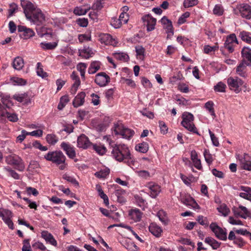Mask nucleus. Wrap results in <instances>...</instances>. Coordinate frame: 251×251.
I'll return each instance as SVG.
<instances>
[{
    "label": "nucleus",
    "mask_w": 251,
    "mask_h": 251,
    "mask_svg": "<svg viewBox=\"0 0 251 251\" xmlns=\"http://www.w3.org/2000/svg\"><path fill=\"white\" fill-rule=\"evenodd\" d=\"M109 76L104 72H101L96 75L95 82L100 86H105L109 81Z\"/></svg>",
    "instance_id": "nucleus-11"
},
{
    "label": "nucleus",
    "mask_w": 251,
    "mask_h": 251,
    "mask_svg": "<svg viewBox=\"0 0 251 251\" xmlns=\"http://www.w3.org/2000/svg\"><path fill=\"white\" fill-rule=\"evenodd\" d=\"M12 216V213L9 210L0 208V217L2 218V220L11 218Z\"/></svg>",
    "instance_id": "nucleus-36"
},
{
    "label": "nucleus",
    "mask_w": 251,
    "mask_h": 251,
    "mask_svg": "<svg viewBox=\"0 0 251 251\" xmlns=\"http://www.w3.org/2000/svg\"><path fill=\"white\" fill-rule=\"evenodd\" d=\"M91 9V6L88 4H85L83 5L75 7L73 13L77 16H81L85 15Z\"/></svg>",
    "instance_id": "nucleus-18"
},
{
    "label": "nucleus",
    "mask_w": 251,
    "mask_h": 251,
    "mask_svg": "<svg viewBox=\"0 0 251 251\" xmlns=\"http://www.w3.org/2000/svg\"><path fill=\"white\" fill-rule=\"evenodd\" d=\"M96 188L99 192V196L104 201V203L106 205H108L109 204V200L107 196L102 191V189L101 188V187L99 185H96Z\"/></svg>",
    "instance_id": "nucleus-35"
},
{
    "label": "nucleus",
    "mask_w": 251,
    "mask_h": 251,
    "mask_svg": "<svg viewBox=\"0 0 251 251\" xmlns=\"http://www.w3.org/2000/svg\"><path fill=\"white\" fill-rule=\"evenodd\" d=\"M29 241L30 240L29 239H25L23 241V246L22 247V251H32Z\"/></svg>",
    "instance_id": "nucleus-55"
},
{
    "label": "nucleus",
    "mask_w": 251,
    "mask_h": 251,
    "mask_svg": "<svg viewBox=\"0 0 251 251\" xmlns=\"http://www.w3.org/2000/svg\"><path fill=\"white\" fill-rule=\"evenodd\" d=\"M41 48L44 50H53L57 46L56 42L46 43L42 42L40 44Z\"/></svg>",
    "instance_id": "nucleus-37"
},
{
    "label": "nucleus",
    "mask_w": 251,
    "mask_h": 251,
    "mask_svg": "<svg viewBox=\"0 0 251 251\" xmlns=\"http://www.w3.org/2000/svg\"><path fill=\"white\" fill-rule=\"evenodd\" d=\"M161 22L164 25V28L166 30L167 33H171L173 35L174 34V28L172 22L166 16H164L161 19Z\"/></svg>",
    "instance_id": "nucleus-21"
},
{
    "label": "nucleus",
    "mask_w": 251,
    "mask_h": 251,
    "mask_svg": "<svg viewBox=\"0 0 251 251\" xmlns=\"http://www.w3.org/2000/svg\"><path fill=\"white\" fill-rule=\"evenodd\" d=\"M41 237L44 239L46 242L54 246H57V241L54 239L52 235L48 231L44 230L41 232Z\"/></svg>",
    "instance_id": "nucleus-22"
},
{
    "label": "nucleus",
    "mask_w": 251,
    "mask_h": 251,
    "mask_svg": "<svg viewBox=\"0 0 251 251\" xmlns=\"http://www.w3.org/2000/svg\"><path fill=\"white\" fill-rule=\"evenodd\" d=\"M210 228L214 233L216 237L221 240H226L227 239V233L226 229H223L220 227L216 223H212Z\"/></svg>",
    "instance_id": "nucleus-8"
},
{
    "label": "nucleus",
    "mask_w": 251,
    "mask_h": 251,
    "mask_svg": "<svg viewBox=\"0 0 251 251\" xmlns=\"http://www.w3.org/2000/svg\"><path fill=\"white\" fill-rule=\"evenodd\" d=\"M117 210V208L114 205H111V219L115 221L119 222L120 221L121 213L122 212L121 211H120V212L116 211Z\"/></svg>",
    "instance_id": "nucleus-27"
},
{
    "label": "nucleus",
    "mask_w": 251,
    "mask_h": 251,
    "mask_svg": "<svg viewBox=\"0 0 251 251\" xmlns=\"http://www.w3.org/2000/svg\"><path fill=\"white\" fill-rule=\"evenodd\" d=\"M115 58L124 61H127L129 59L128 55L124 52L122 53H115L113 54Z\"/></svg>",
    "instance_id": "nucleus-45"
},
{
    "label": "nucleus",
    "mask_w": 251,
    "mask_h": 251,
    "mask_svg": "<svg viewBox=\"0 0 251 251\" xmlns=\"http://www.w3.org/2000/svg\"><path fill=\"white\" fill-rule=\"evenodd\" d=\"M103 0H97L91 6V9L94 10H100L103 7V3L102 1Z\"/></svg>",
    "instance_id": "nucleus-46"
},
{
    "label": "nucleus",
    "mask_w": 251,
    "mask_h": 251,
    "mask_svg": "<svg viewBox=\"0 0 251 251\" xmlns=\"http://www.w3.org/2000/svg\"><path fill=\"white\" fill-rule=\"evenodd\" d=\"M235 232L243 235H245L251 240V233L246 229H240L235 230Z\"/></svg>",
    "instance_id": "nucleus-64"
},
{
    "label": "nucleus",
    "mask_w": 251,
    "mask_h": 251,
    "mask_svg": "<svg viewBox=\"0 0 251 251\" xmlns=\"http://www.w3.org/2000/svg\"><path fill=\"white\" fill-rule=\"evenodd\" d=\"M93 54L92 49L89 47H84L83 49L80 51V55L85 59L89 58Z\"/></svg>",
    "instance_id": "nucleus-33"
},
{
    "label": "nucleus",
    "mask_w": 251,
    "mask_h": 251,
    "mask_svg": "<svg viewBox=\"0 0 251 251\" xmlns=\"http://www.w3.org/2000/svg\"><path fill=\"white\" fill-rule=\"evenodd\" d=\"M5 169L7 172L9 173V175L11 177L16 179H19L20 178L19 174L16 173L14 170H12L9 168H5Z\"/></svg>",
    "instance_id": "nucleus-62"
},
{
    "label": "nucleus",
    "mask_w": 251,
    "mask_h": 251,
    "mask_svg": "<svg viewBox=\"0 0 251 251\" xmlns=\"http://www.w3.org/2000/svg\"><path fill=\"white\" fill-rule=\"evenodd\" d=\"M3 117H6L12 122H16L18 120L17 115L15 113H10L8 111H0V121H2Z\"/></svg>",
    "instance_id": "nucleus-17"
},
{
    "label": "nucleus",
    "mask_w": 251,
    "mask_h": 251,
    "mask_svg": "<svg viewBox=\"0 0 251 251\" xmlns=\"http://www.w3.org/2000/svg\"><path fill=\"white\" fill-rule=\"evenodd\" d=\"M34 35V32L33 30L30 28H27L25 30L24 32L22 33L21 36H23V37L25 39H27L30 38V37L33 36Z\"/></svg>",
    "instance_id": "nucleus-49"
},
{
    "label": "nucleus",
    "mask_w": 251,
    "mask_h": 251,
    "mask_svg": "<svg viewBox=\"0 0 251 251\" xmlns=\"http://www.w3.org/2000/svg\"><path fill=\"white\" fill-rule=\"evenodd\" d=\"M111 146L113 148L111 152L113 158L119 162H124L129 165L132 157L128 148L125 144H115Z\"/></svg>",
    "instance_id": "nucleus-1"
},
{
    "label": "nucleus",
    "mask_w": 251,
    "mask_h": 251,
    "mask_svg": "<svg viewBox=\"0 0 251 251\" xmlns=\"http://www.w3.org/2000/svg\"><path fill=\"white\" fill-rule=\"evenodd\" d=\"M204 242L211 246L213 249H217L221 245V243L218 242L217 240L211 237H206Z\"/></svg>",
    "instance_id": "nucleus-29"
},
{
    "label": "nucleus",
    "mask_w": 251,
    "mask_h": 251,
    "mask_svg": "<svg viewBox=\"0 0 251 251\" xmlns=\"http://www.w3.org/2000/svg\"><path fill=\"white\" fill-rule=\"evenodd\" d=\"M250 63L247 62L245 59H243L241 62L236 68V73L240 76L243 77H246L247 74L245 71L247 66H249Z\"/></svg>",
    "instance_id": "nucleus-15"
},
{
    "label": "nucleus",
    "mask_w": 251,
    "mask_h": 251,
    "mask_svg": "<svg viewBox=\"0 0 251 251\" xmlns=\"http://www.w3.org/2000/svg\"><path fill=\"white\" fill-rule=\"evenodd\" d=\"M7 164L14 165L15 168L21 172L24 171L25 165L22 159L16 154H12L7 156L6 158Z\"/></svg>",
    "instance_id": "nucleus-5"
},
{
    "label": "nucleus",
    "mask_w": 251,
    "mask_h": 251,
    "mask_svg": "<svg viewBox=\"0 0 251 251\" xmlns=\"http://www.w3.org/2000/svg\"><path fill=\"white\" fill-rule=\"evenodd\" d=\"M240 162L241 168L244 170L251 171V161L245 159V157H241L239 159Z\"/></svg>",
    "instance_id": "nucleus-34"
},
{
    "label": "nucleus",
    "mask_w": 251,
    "mask_h": 251,
    "mask_svg": "<svg viewBox=\"0 0 251 251\" xmlns=\"http://www.w3.org/2000/svg\"><path fill=\"white\" fill-rule=\"evenodd\" d=\"M41 65V63L38 62L37 63V74L38 76H40L43 78L45 77L48 76L47 73L44 72L42 68H40V66Z\"/></svg>",
    "instance_id": "nucleus-54"
},
{
    "label": "nucleus",
    "mask_w": 251,
    "mask_h": 251,
    "mask_svg": "<svg viewBox=\"0 0 251 251\" xmlns=\"http://www.w3.org/2000/svg\"><path fill=\"white\" fill-rule=\"evenodd\" d=\"M242 56L250 62V65L251 66V49L248 47H244L241 51Z\"/></svg>",
    "instance_id": "nucleus-28"
},
{
    "label": "nucleus",
    "mask_w": 251,
    "mask_h": 251,
    "mask_svg": "<svg viewBox=\"0 0 251 251\" xmlns=\"http://www.w3.org/2000/svg\"><path fill=\"white\" fill-rule=\"evenodd\" d=\"M234 13L240 15L247 20L251 19V7L248 4H241L238 5L236 9H234Z\"/></svg>",
    "instance_id": "nucleus-7"
},
{
    "label": "nucleus",
    "mask_w": 251,
    "mask_h": 251,
    "mask_svg": "<svg viewBox=\"0 0 251 251\" xmlns=\"http://www.w3.org/2000/svg\"><path fill=\"white\" fill-rule=\"evenodd\" d=\"M118 20L121 21L122 24L123 23L126 24L129 20L128 15L126 13L123 12L120 14Z\"/></svg>",
    "instance_id": "nucleus-59"
},
{
    "label": "nucleus",
    "mask_w": 251,
    "mask_h": 251,
    "mask_svg": "<svg viewBox=\"0 0 251 251\" xmlns=\"http://www.w3.org/2000/svg\"><path fill=\"white\" fill-rule=\"evenodd\" d=\"M27 19L38 26L44 25L46 22V16L39 8L33 12L30 18H28Z\"/></svg>",
    "instance_id": "nucleus-6"
},
{
    "label": "nucleus",
    "mask_w": 251,
    "mask_h": 251,
    "mask_svg": "<svg viewBox=\"0 0 251 251\" xmlns=\"http://www.w3.org/2000/svg\"><path fill=\"white\" fill-rule=\"evenodd\" d=\"M14 100L20 102H23L25 105H28L31 103V100L26 93L16 94L12 97Z\"/></svg>",
    "instance_id": "nucleus-16"
},
{
    "label": "nucleus",
    "mask_w": 251,
    "mask_h": 251,
    "mask_svg": "<svg viewBox=\"0 0 251 251\" xmlns=\"http://www.w3.org/2000/svg\"><path fill=\"white\" fill-rule=\"evenodd\" d=\"M146 187L150 189V193H151V196L152 198H156L160 192V186L153 182L148 183L147 184Z\"/></svg>",
    "instance_id": "nucleus-19"
},
{
    "label": "nucleus",
    "mask_w": 251,
    "mask_h": 251,
    "mask_svg": "<svg viewBox=\"0 0 251 251\" xmlns=\"http://www.w3.org/2000/svg\"><path fill=\"white\" fill-rule=\"evenodd\" d=\"M226 85L222 82H219L214 86V89L216 91L223 92L225 91Z\"/></svg>",
    "instance_id": "nucleus-60"
},
{
    "label": "nucleus",
    "mask_w": 251,
    "mask_h": 251,
    "mask_svg": "<svg viewBox=\"0 0 251 251\" xmlns=\"http://www.w3.org/2000/svg\"><path fill=\"white\" fill-rule=\"evenodd\" d=\"M12 66L16 70H21L24 66V59L20 56L15 57L13 61Z\"/></svg>",
    "instance_id": "nucleus-24"
},
{
    "label": "nucleus",
    "mask_w": 251,
    "mask_h": 251,
    "mask_svg": "<svg viewBox=\"0 0 251 251\" xmlns=\"http://www.w3.org/2000/svg\"><path fill=\"white\" fill-rule=\"evenodd\" d=\"M129 217L135 222L139 221L142 216V214L139 209H132L129 211Z\"/></svg>",
    "instance_id": "nucleus-26"
},
{
    "label": "nucleus",
    "mask_w": 251,
    "mask_h": 251,
    "mask_svg": "<svg viewBox=\"0 0 251 251\" xmlns=\"http://www.w3.org/2000/svg\"><path fill=\"white\" fill-rule=\"evenodd\" d=\"M112 130L115 135H120L122 138L129 140L134 134V131L124 126L122 121H118L113 123Z\"/></svg>",
    "instance_id": "nucleus-2"
},
{
    "label": "nucleus",
    "mask_w": 251,
    "mask_h": 251,
    "mask_svg": "<svg viewBox=\"0 0 251 251\" xmlns=\"http://www.w3.org/2000/svg\"><path fill=\"white\" fill-rule=\"evenodd\" d=\"M69 101V97L67 95L62 96L60 100V102L58 105L59 110L62 109L66 104Z\"/></svg>",
    "instance_id": "nucleus-38"
},
{
    "label": "nucleus",
    "mask_w": 251,
    "mask_h": 251,
    "mask_svg": "<svg viewBox=\"0 0 251 251\" xmlns=\"http://www.w3.org/2000/svg\"><path fill=\"white\" fill-rule=\"evenodd\" d=\"M182 121L181 123V125L190 131L199 134L197 128L195 126L193 121V115L188 112H184L182 115Z\"/></svg>",
    "instance_id": "nucleus-3"
},
{
    "label": "nucleus",
    "mask_w": 251,
    "mask_h": 251,
    "mask_svg": "<svg viewBox=\"0 0 251 251\" xmlns=\"http://www.w3.org/2000/svg\"><path fill=\"white\" fill-rule=\"evenodd\" d=\"M21 4L26 19L30 18V16L33 12L38 9L32 3L29 1L22 0Z\"/></svg>",
    "instance_id": "nucleus-9"
},
{
    "label": "nucleus",
    "mask_w": 251,
    "mask_h": 251,
    "mask_svg": "<svg viewBox=\"0 0 251 251\" xmlns=\"http://www.w3.org/2000/svg\"><path fill=\"white\" fill-rule=\"evenodd\" d=\"M100 63L98 61L92 62L88 69V73L93 74L100 69Z\"/></svg>",
    "instance_id": "nucleus-31"
},
{
    "label": "nucleus",
    "mask_w": 251,
    "mask_h": 251,
    "mask_svg": "<svg viewBox=\"0 0 251 251\" xmlns=\"http://www.w3.org/2000/svg\"><path fill=\"white\" fill-rule=\"evenodd\" d=\"M150 231L156 237H160L162 232L160 227L155 224H151L149 226Z\"/></svg>",
    "instance_id": "nucleus-25"
},
{
    "label": "nucleus",
    "mask_w": 251,
    "mask_h": 251,
    "mask_svg": "<svg viewBox=\"0 0 251 251\" xmlns=\"http://www.w3.org/2000/svg\"><path fill=\"white\" fill-rule=\"evenodd\" d=\"M76 23L80 26L84 27L88 25V21L86 18H79L76 20Z\"/></svg>",
    "instance_id": "nucleus-57"
},
{
    "label": "nucleus",
    "mask_w": 251,
    "mask_h": 251,
    "mask_svg": "<svg viewBox=\"0 0 251 251\" xmlns=\"http://www.w3.org/2000/svg\"><path fill=\"white\" fill-rule=\"evenodd\" d=\"M122 23L118 19L115 17H113L111 20V25L113 26L115 28H120L121 26Z\"/></svg>",
    "instance_id": "nucleus-58"
},
{
    "label": "nucleus",
    "mask_w": 251,
    "mask_h": 251,
    "mask_svg": "<svg viewBox=\"0 0 251 251\" xmlns=\"http://www.w3.org/2000/svg\"><path fill=\"white\" fill-rule=\"evenodd\" d=\"M1 100L3 105H5L6 108H10L13 105V102L9 97H2Z\"/></svg>",
    "instance_id": "nucleus-47"
},
{
    "label": "nucleus",
    "mask_w": 251,
    "mask_h": 251,
    "mask_svg": "<svg viewBox=\"0 0 251 251\" xmlns=\"http://www.w3.org/2000/svg\"><path fill=\"white\" fill-rule=\"evenodd\" d=\"M109 170H100L97 172L95 174L96 177L100 178H103L106 177L109 175Z\"/></svg>",
    "instance_id": "nucleus-50"
},
{
    "label": "nucleus",
    "mask_w": 251,
    "mask_h": 251,
    "mask_svg": "<svg viewBox=\"0 0 251 251\" xmlns=\"http://www.w3.org/2000/svg\"><path fill=\"white\" fill-rule=\"evenodd\" d=\"M227 83L231 89L235 88V91H236L239 86L243 85V81L238 77L234 79L230 77L227 79Z\"/></svg>",
    "instance_id": "nucleus-20"
},
{
    "label": "nucleus",
    "mask_w": 251,
    "mask_h": 251,
    "mask_svg": "<svg viewBox=\"0 0 251 251\" xmlns=\"http://www.w3.org/2000/svg\"><path fill=\"white\" fill-rule=\"evenodd\" d=\"M99 40L101 44L108 45L110 44V35L108 34H101L99 36Z\"/></svg>",
    "instance_id": "nucleus-41"
},
{
    "label": "nucleus",
    "mask_w": 251,
    "mask_h": 251,
    "mask_svg": "<svg viewBox=\"0 0 251 251\" xmlns=\"http://www.w3.org/2000/svg\"><path fill=\"white\" fill-rule=\"evenodd\" d=\"M60 147L70 158L73 159L75 156V151L70 144L63 142L61 143Z\"/></svg>",
    "instance_id": "nucleus-14"
},
{
    "label": "nucleus",
    "mask_w": 251,
    "mask_h": 251,
    "mask_svg": "<svg viewBox=\"0 0 251 251\" xmlns=\"http://www.w3.org/2000/svg\"><path fill=\"white\" fill-rule=\"evenodd\" d=\"M239 36L243 41L246 42L248 44L249 43L251 39V33L246 31H243L240 32Z\"/></svg>",
    "instance_id": "nucleus-42"
},
{
    "label": "nucleus",
    "mask_w": 251,
    "mask_h": 251,
    "mask_svg": "<svg viewBox=\"0 0 251 251\" xmlns=\"http://www.w3.org/2000/svg\"><path fill=\"white\" fill-rule=\"evenodd\" d=\"M46 140L48 143L51 145H54L58 141L57 137L54 134H48Z\"/></svg>",
    "instance_id": "nucleus-48"
},
{
    "label": "nucleus",
    "mask_w": 251,
    "mask_h": 251,
    "mask_svg": "<svg viewBox=\"0 0 251 251\" xmlns=\"http://www.w3.org/2000/svg\"><path fill=\"white\" fill-rule=\"evenodd\" d=\"M137 174L140 177L144 178H147L150 176L149 172L146 170H141L136 171Z\"/></svg>",
    "instance_id": "nucleus-63"
},
{
    "label": "nucleus",
    "mask_w": 251,
    "mask_h": 251,
    "mask_svg": "<svg viewBox=\"0 0 251 251\" xmlns=\"http://www.w3.org/2000/svg\"><path fill=\"white\" fill-rule=\"evenodd\" d=\"M85 97V93L83 92H81L77 95L73 102L75 108H77L83 104Z\"/></svg>",
    "instance_id": "nucleus-23"
},
{
    "label": "nucleus",
    "mask_w": 251,
    "mask_h": 251,
    "mask_svg": "<svg viewBox=\"0 0 251 251\" xmlns=\"http://www.w3.org/2000/svg\"><path fill=\"white\" fill-rule=\"evenodd\" d=\"M135 51L137 56H139V58L143 60L145 55V48L141 46H137L135 47Z\"/></svg>",
    "instance_id": "nucleus-43"
},
{
    "label": "nucleus",
    "mask_w": 251,
    "mask_h": 251,
    "mask_svg": "<svg viewBox=\"0 0 251 251\" xmlns=\"http://www.w3.org/2000/svg\"><path fill=\"white\" fill-rule=\"evenodd\" d=\"M213 11L215 15L221 16L223 14L224 10L222 7L219 5H216L213 9Z\"/></svg>",
    "instance_id": "nucleus-61"
},
{
    "label": "nucleus",
    "mask_w": 251,
    "mask_h": 251,
    "mask_svg": "<svg viewBox=\"0 0 251 251\" xmlns=\"http://www.w3.org/2000/svg\"><path fill=\"white\" fill-rule=\"evenodd\" d=\"M198 3V0H185L183 5L185 8H188L197 5Z\"/></svg>",
    "instance_id": "nucleus-52"
},
{
    "label": "nucleus",
    "mask_w": 251,
    "mask_h": 251,
    "mask_svg": "<svg viewBox=\"0 0 251 251\" xmlns=\"http://www.w3.org/2000/svg\"><path fill=\"white\" fill-rule=\"evenodd\" d=\"M234 42L236 43V44L238 43L235 34H231L229 35L225 41V43H226V44H232Z\"/></svg>",
    "instance_id": "nucleus-51"
},
{
    "label": "nucleus",
    "mask_w": 251,
    "mask_h": 251,
    "mask_svg": "<svg viewBox=\"0 0 251 251\" xmlns=\"http://www.w3.org/2000/svg\"><path fill=\"white\" fill-rule=\"evenodd\" d=\"M77 143L78 148H83L84 149H86L92 145L89 138L83 134L80 135L78 137Z\"/></svg>",
    "instance_id": "nucleus-13"
},
{
    "label": "nucleus",
    "mask_w": 251,
    "mask_h": 251,
    "mask_svg": "<svg viewBox=\"0 0 251 251\" xmlns=\"http://www.w3.org/2000/svg\"><path fill=\"white\" fill-rule=\"evenodd\" d=\"M217 209L224 216H226L230 212L229 208L224 203L220 205L218 207H217Z\"/></svg>",
    "instance_id": "nucleus-39"
},
{
    "label": "nucleus",
    "mask_w": 251,
    "mask_h": 251,
    "mask_svg": "<svg viewBox=\"0 0 251 251\" xmlns=\"http://www.w3.org/2000/svg\"><path fill=\"white\" fill-rule=\"evenodd\" d=\"M63 178L66 180L67 181L71 182L73 184H74L75 186L76 187H78L79 183L78 181L76 180L75 178L74 177H72L71 176H69L67 174H64L63 176Z\"/></svg>",
    "instance_id": "nucleus-44"
},
{
    "label": "nucleus",
    "mask_w": 251,
    "mask_h": 251,
    "mask_svg": "<svg viewBox=\"0 0 251 251\" xmlns=\"http://www.w3.org/2000/svg\"><path fill=\"white\" fill-rule=\"evenodd\" d=\"M144 23H147V30L149 31L153 30L155 28L156 20L151 15L148 14L142 17Z\"/></svg>",
    "instance_id": "nucleus-12"
},
{
    "label": "nucleus",
    "mask_w": 251,
    "mask_h": 251,
    "mask_svg": "<svg viewBox=\"0 0 251 251\" xmlns=\"http://www.w3.org/2000/svg\"><path fill=\"white\" fill-rule=\"evenodd\" d=\"M183 203L186 205L191 206L194 208H200L199 205L197 203L195 200L192 197H189L182 199Z\"/></svg>",
    "instance_id": "nucleus-30"
},
{
    "label": "nucleus",
    "mask_w": 251,
    "mask_h": 251,
    "mask_svg": "<svg viewBox=\"0 0 251 251\" xmlns=\"http://www.w3.org/2000/svg\"><path fill=\"white\" fill-rule=\"evenodd\" d=\"M93 148L100 155L104 154L106 151V148L103 145H93Z\"/></svg>",
    "instance_id": "nucleus-40"
},
{
    "label": "nucleus",
    "mask_w": 251,
    "mask_h": 251,
    "mask_svg": "<svg viewBox=\"0 0 251 251\" xmlns=\"http://www.w3.org/2000/svg\"><path fill=\"white\" fill-rule=\"evenodd\" d=\"M232 211L235 215L240 217L243 219H246L250 216L251 213L248 209L242 205H240L239 207H234Z\"/></svg>",
    "instance_id": "nucleus-10"
},
{
    "label": "nucleus",
    "mask_w": 251,
    "mask_h": 251,
    "mask_svg": "<svg viewBox=\"0 0 251 251\" xmlns=\"http://www.w3.org/2000/svg\"><path fill=\"white\" fill-rule=\"evenodd\" d=\"M135 150L142 153H146L149 150V145L147 142H143L135 146Z\"/></svg>",
    "instance_id": "nucleus-32"
},
{
    "label": "nucleus",
    "mask_w": 251,
    "mask_h": 251,
    "mask_svg": "<svg viewBox=\"0 0 251 251\" xmlns=\"http://www.w3.org/2000/svg\"><path fill=\"white\" fill-rule=\"evenodd\" d=\"M45 158L56 165L64 164L66 160L65 156L61 151H50L45 155Z\"/></svg>",
    "instance_id": "nucleus-4"
},
{
    "label": "nucleus",
    "mask_w": 251,
    "mask_h": 251,
    "mask_svg": "<svg viewBox=\"0 0 251 251\" xmlns=\"http://www.w3.org/2000/svg\"><path fill=\"white\" fill-rule=\"evenodd\" d=\"M75 82L71 89V93L72 94H75L77 90L78 87L80 84V79H77L74 80Z\"/></svg>",
    "instance_id": "nucleus-53"
},
{
    "label": "nucleus",
    "mask_w": 251,
    "mask_h": 251,
    "mask_svg": "<svg viewBox=\"0 0 251 251\" xmlns=\"http://www.w3.org/2000/svg\"><path fill=\"white\" fill-rule=\"evenodd\" d=\"M204 156L205 161L209 165H210L213 161V158L212 155L209 153L208 151L206 150H205L204 152Z\"/></svg>",
    "instance_id": "nucleus-56"
}]
</instances>
